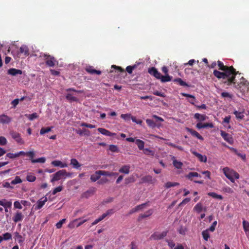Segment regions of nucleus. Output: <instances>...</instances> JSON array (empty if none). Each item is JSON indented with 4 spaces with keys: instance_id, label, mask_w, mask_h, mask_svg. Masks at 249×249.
I'll return each mask as SVG.
<instances>
[{
    "instance_id": "13",
    "label": "nucleus",
    "mask_w": 249,
    "mask_h": 249,
    "mask_svg": "<svg viewBox=\"0 0 249 249\" xmlns=\"http://www.w3.org/2000/svg\"><path fill=\"white\" fill-rule=\"evenodd\" d=\"M191 153L196 157L200 162L206 163L207 161V157L203 156L195 151L191 150Z\"/></svg>"
},
{
    "instance_id": "8",
    "label": "nucleus",
    "mask_w": 249,
    "mask_h": 249,
    "mask_svg": "<svg viewBox=\"0 0 249 249\" xmlns=\"http://www.w3.org/2000/svg\"><path fill=\"white\" fill-rule=\"evenodd\" d=\"M234 83H232L231 85H233L234 87L237 89L241 88V86L247 85L248 84V82L243 77L240 79V82H237L235 80V76L234 77Z\"/></svg>"
},
{
    "instance_id": "24",
    "label": "nucleus",
    "mask_w": 249,
    "mask_h": 249,
    "mask_svg": "<svg viewBox=\"0 0 249 249\" xmlns=\"http://www.w3.org/2000/svg\"><path fill=\"white\" fill-rule=\"evenodd\" d=\"M142 183H150L153 182V177L150 175L145 176L141 178Z\"/></svg>"
},
{
    "instance_id": "7",
    "label": "nucleus",
    "mask_w": 249,
    "mask_h": 249,
    "mask_svg": "<svg viewBox=\"0 0 249 249\" xmlns=\"http://www.w3.org/2000/svg\"><path fill=\"white\" fill-rule=\"evenodd\" d=\"M168 231H164L160 233L158 232H154L150 237L151 239L160 240L165 237L167 234Z\"/></svg>"
},
{
    "instance_id": "34",
    "label": "nucleus",
    "mask_w": 249,
    "mask_h": 249,
    "mask_svg": "<svg viewBox=\"0 0 249 249\" xmlns=\"http://www.w3.org/2000/svg\"><path fill=\"white\" fill-rule=\"evenodd\" d=\"M53 128V126L42 127L40 130V134L41 135H44V134L51 131Z\"/></svg>"
},
{
    "instance_id": "35",
    "label": "nucleus",
    "mask_w": 249,
    "mask_h": 249,
    "mask_svg": "<svg viewBox=\"0 0 249 249\" xmlns=\"http://www.w3.org/2000/svg\"><path fill=\"white\" fill-rule=\"evenodd\" d=\"M1 237L2 238V241L3 240H9L12 239V234L9 232H6L3 234Z\"/></svg>"
},
{
    "instance_id": "59",
    "label": "nucleus",
    "mask_w": 249,
    "mask_h": 249,
    "mask_svg": "<svg viewBox=\"0 0 249 249\" xmlns=\"http://www.w3.org/2000/svg\"><path fill=\"white\" fill-rule=\"evenodd\" d=\"M111 68H114V69L118 70V71L120 72H125L123 68H122L121 67H119V66L112 65L111 66Z\"/></svg>"
},
{
    "instance_id": "11",
    "label": "nucleus",
    "mask_w": 249,
    "mask_h": 249,
    "mask_svg": "<svg viewBox=\"0 0 249 249\" xmlns=\"http://www.w3.org/2000/svg\"><path fill=\"white\" fill-rule=\"evenodd\" d=\"M148 71L149 74H150L151 75L154 76L158 79H160L161 75V73L160 72H159V71L155 67H152L151 68H149L148 69Z\"/></svg>"
},
{
    "instance_id": "6",
    "label": "nucleus",
    "mask_w": 249,
    "mask_h": 249,
    "mask_svg": "<svg viewBox=\"0 0 249 249\" xmlns=\"http://www.w3.org/2000/svg\"><path fill=\"white\" fill-rule=\"evenodd\" d=\"M186 178L187 179L193 181L194 182L199 184H202L203 183V180H193V177H199L201 178V176L198 174L197 172H190L187 175L185 176Z\"/></svg>"
},
{
    "instance_id": "42",
    "label": "nucleus",
    "mask_w": 249,
    "mask_h": 249,
    "mask_svg": "<svg viewBox=\"0 0 249 249\" xmlns=\"http://www.w3.org/2000/svg\"><path fill=\"white\" fill-rule=\"evenodd\" d=\"M102 176H107V177H112L113 176V172L101 170L100 172H99Z\"/></svg>"
},
{
    "instance_id": "46",
    "label": "nucleus",
    "mask_w": 249,
    "mask_h": 249,
    "mask_svg": "<svg viewBox=\"0 0 249 249\" xmlns=\"http://www.w3.org/2000/svg\"><path fill=\"white\" fill-rule=\"evenodd\" d=\"M133 117L130 114H123L121 115V117L125 121H129Z\"/></svg>"
},
{
    "instance_id": "16",
    "label": "nucleus",
    "mask_w": 249,
    "mask_h": 249,
    "mask_svg": "<svg viewBox=\"0 0 249 249\" xmlns=\"http://www.w3.org/2000/svg\"><path fill=\"white\" fill-rule=\"evenodd\" d=\"M52 165L55 167H60L61 168H65L68 167V164L66 163H63L60 160H53L51 162Z\"/></svg>"
},
{
    "instance_id": "58",
    "label": "nucleus",
    "mask_w": 249,
    "mask_h": 249,
    "mask_svg": "<svg viewBox=\"0 0 249 249\" xmlns=\"http://www.w3.org/2000/svg\"><path fill=\"white\" fill-rule=\"evenodd\" d=\"M217 224V222L215 221H214L213 224H212V225L210 226V227L208 229L209 231H213L215 230V226Z\"/></svg>"
},
{
    "instance_id": "51",
    "label": "nucleus",
    "mask_w": 249,
    "mask_h": 249,
    "mask_svg": "<svg viewBox=\"0 0 249 249\" xmlns=\"http://www.w3.org/2000/svg\"><path fill=\"white\" fill-rule=\"evenodd\" d=\"M26 178L29 182H34L36 180V177L35 176L29 175L27 176Z\"/></svg>"
},
{
    "instance_id": "38",
    "label": "nucleus",
    "mask_w": 249,
    "mask_h": 249,
    "mask_svg": "<svg viewBox=\"0 0 249 249\" xmlns=\"http://www.w3.org/2000/svg\"><path fill=\"white\" fill-rule=\"evenodd\" d=\"M143 153L146 155H149L153 157L155 155V152L154 151L148 148H145L144 149H143Z\"/></svg>"
},
{
    "instance_id": "44",
    "label": "nucleus",
    "mask_w": 249,
    "mask_h": 249,
    "mask_svg": "<svg viewBox=\"0 0 249 249\" xmlns=\"http://www.w3.org/2000/svg\"><path fill=\"white\" fill-rule=\"evenodd\" d=\"M136 65H134L133 66H128L126 68V71L129 74H131L132 73L133 70L136 68Z\"/></svg>"
},
{
    "instance_id": "10",
    "label": "nucleus",
    "mask_w": 249,
    "mask_h": 249,
    "mask_svg": "<svg viewBox=\"0 0 249 249\" xmlns=\"http://www.w3.org/2000/svg\"><path fill=\"white\" fill-rule=\"evenodd\" d=\"M220 134L224 140L228 143L230 144H232L233 143V139L230 134L222 130L220 131Z\"/></svg>"
},
{
    "instance_id": "27",
    "label": "nucleus",
    "mask_w": 249,
    "mask_h": 249,
    "mask_svg": "<svg viewBox=\"0 0 249 249\" xmlns=\"http://www.w3.org/2000/svg\"><path fill=\"white\" fill-rule=\"evenodd\" d=\"M173 82L174 83H178V84H179L181 86H183V87H189V86L188 85V84L187 83H186L185 82L183 81L180 78H177L174 79L173 80Z\"/></svg>"
},
{
    "instance_id": "37",
    "label": "nucleus",
    "mask_w": 249,
    "mask_h": 249,
    "mask_svg": "<svg viewBox=\"0 0 249 249\" xmlns=\"http://www.w3.org/2000/svg\"><path fill=\"white\" fill-rule=\"evenodd\" d=\"M25 116L31 121H32L38 117V115L36 113H34L32 114H26Z\"/></svg>"
},
{
    "instance_id": "21",
    "label": "nucleus",
    "mask_w": 249,
    "mask_h": 249,
    "mask_svg": "<svg viewBox=\"0 0 249 249\" xmlns=\"http://www.w3.org/2000/svg\"><path fill=\"white\" fill-rule=\"evenodd\" d=\"M70 164L72 166L73 168L75 169H79L81 166V164L78 161V160L74 158L71 160Z\"/></svg>"
},
{
    "instance_id": "57",
    "label": "nucleus",
    "mask_w": 249,
    "mask_h": 249,
    "mask_svg": "<svg viewBox=\"0 0 249 249\" xmlns=\"http://www.w3.org/2000/svg\"><path fill=\"white\" fill-rule=\"evenodd\" d=\"M131 120L133 122L136 123L137 124L141 125L142 123V120H137L134 116L131 117Z\"/></svg>"
},
{
    "instance_id": "40",
    "label": "nucleus",
    "mask_w": 249,
    "mask_h": 249,
    "mask_svg": "<svg viewBox=\"0 0 249 249\" xmlns=\"http://www.w3.org/2000/svg\"><path fill=\"white\" fill-rule=\"evenodd\" d=\"M233 114L235 115L237 119H243L244 117V115L243 112H239L237 110H235L233 112Z\"/></svg>"
},
{
    "instance_id": "25",
    "label": "nucleus",
    "mask_w": 249,
    "mask_h": 249,
    "mask_svg": "<svg viewBox=\"0 0 249 249\" xmlns=\"http://www.w3.org/2000/svg\"><path fill=\"white\" fill-rule=\"evenodd\" d=\"M23 216L21 213L18 212L16 213L15 215L13 217V221L17 223L18 221H20L22 220Z\"/></svg>"
},
{
    "instance_id": "56",
    "label": "nucleus",
    "mask_w": 249,
    "mask_h": 249,
    "mask_svg": "<svg viewBox=\"0 0 249 249\" xmlns=\"http://www.w3.org/2000/svg\"><path fill=\"white\" fill-rule=\"evenodd\" d=\"M26 155L29 157L31 160H32V159H34L33 158L34 157L35 154L34 151H31L27 152V154Z\"/></svg>"
},
{
    "instance_id": "23",
    "label": "nucleus",
    "mask_w": 249,
    "mask_h": 249,
    "mask_svg": "<svg viewBox=\"0 0 249 249\" xmlns=\"http://www.w3.org/2000/svg\"><path fill=\"white\" fill-rule=\"evenodd\" d=\"M153 210L152 209L149 210L143 214L140 215L138 218V221H141L142 218L147 217L151 215L153 213Z\"/></svg>"
},
{
    "instance_id": "43",
    "label": "nucleus",
    "mask_w": 249,
    "mask_h": 249,
    "mask_svg": "<svg viewBox=\"0 0 249 249\" xmlns=\"http://www.w3.org/2000/svg\"><path fill=\"white\" fill-rule=\"evenodd\" d=\"M21 182L22 180L18 176H16L15 179L12 180L11 184L15 185L18 183H20Z\"/></svg>"
},
{
    "instance_id": "31",
    "label": "nucleus",
    "mask_w": 249,
    "mask_h": 249,
    "mask_svg": "<svg viewBox=\"0 0 249 249\" xmlns=\"http://www.w3.org/2000/svg\"><path fill=\"white\" fill-rule=\"evenodd\" d=\"M80 220H81L80 218L76 219L74 220L72 222V224L73 225V226H75L76 227H78L80 226H81L82 224L84 223L85 222L87 221V220L85 219V220H81L80 222H78V221Z\"/></svg>"
},
{
    "instance_id": "14",
    "label": "nucleus",
    "mask_w": 249,
    "mask_h": 249,
    "mask_svg": "<svg viewBox=\"0 0 249 249\" xmlns=\"http://www.w3.org/2000/svg\"><path fill=\"white\" fill-rule=\"evenodd\" d=\"M186 130L187 132H189L192 136L196 137L198 139L203 140V138L197 132L193 129L186 127Z\"/></svg>"
},
{
    "instance_id": "1",
    "label": "nucleus",
    "mask_w": 249,
    "mask_h": 249,
    "mask_svg": "<svg viewBox=\"0 0 249 249\" xmlns=\"http://www.w3.org/2000/svg\"><path fill=\"white\" fill-rule=\"evenodd\" d=\"M217 65L219 70L223 71L215 70L213 72V75L219 79H222L223 83L227 85H231L232 83H234V77L239 72L237 71L233 66H225L223 63L219 60L217 61Z\"/></svg>"
},
{
    "instance_id": "54",
    "label": "nucleus",
    "mask_w": 249,
    "mask_h": 249,
    "mask_svg": "<svg viewBox=\"0 0 249 249\" xmlns=\"http://www.w3.org/2000/svg\"><path fill=\"white\" fill-rule=\"evenodd\" d=\"M7 143L6 139L3 136L0 137V145H4Z\"/></svg>"
},
{
    "instance_id": "61",
    "label": "nucleus",
    "mask_w": 249,
    "mask_h": 249,
    "mask_svg": "<svg viewBox=\"0 0 249 249\" xmlns=\"http://www.w3.org/2000/svg\"><path fill=\"white\" fill-rule=\"evenodd\" d=\"M202 206L201 205V203H198L195 207V209L197 211L198 213H200L202 211Z\"/></svg>"
},
{
    "instance_id": "26",
    "label": "nucleus",
    "mask_w": 249,
    "mask_h": 249,
    "mask_svg": "<svg viewBox=\"0 0 249 249\" xmlns=\"http://www.w3.org/2000/svg\"><path fill=\"white\" fill-rule=\"evenodd\" d=\"M45 203H38L37 204H35L33 206L30 214H33L34 212L40 209H41Z\"/></svg>"
},
{
    "instance_id": "55",
    "label": "nucleus",
    "mask_w": 249,
    "mask_h": 249,
    "mask_svg": "<svg viewBox=\"0 0 249 249\" xmlns=\"http://www.w3.org/2000/svg\"><path fill=\"white\" fill-rule=\"evenodd\" d=\"M66 221V219H63L61 220H60L58 223L56 224V227L57 229H60L62 227V226L63 224Z\"/></svg>"
},
{
    "instance_id": "20",
    "label": "nucleus",
    "mask_w": 249,
    "mask_h": 249,
    "mask_svg": "<svg viewBox=\"0 0 249 249\" xmlns=\"http://www.w3.org/2000/svg\"><path fill=\"white\" fill-rule=\"evenodd\" d=\"M146 123L147 124V125L152 128H155L156 127H160L161 126L160 124H156L154 121L152 120L147 119L146 120Z\"/></svg>"
},
{
    "instance_id": "4",
    "label": "nucleus",
    "mask_w": 249,
    "mask_h": 249,
    "mask_svg": "<svg viewBox=\"0 0 249 249\" xmlns=\"http://www.w3.org/2000/svg\"><path fill=\"white\" fill-rule=\"evenodd\" d=\"M10 135L17 143L20 144H23L24 143V142L19 133L15 131H11L10 132Z\"/></svg>"
},
{
    "instance_id": "12",
    "label": "nucleus",
    "mask_w": 249,
    "mask_h": 249,
    "mask_svg": "<svg viewBox=\"0 0 249 249\" xmlns=\"http://www.w3.org/2000/svg\"><path fill=\"white\" fill-rule=\"evenodd\" d=\"M12 121V118L5 114L0 115V123L2 124H8Z\"/></svg>"
},
{
    "instance_id": "28",
    "label": "nucleus",
    "mask_w": 249,
    "mask_h": 249,
    "mask_svg": "<svg viewBox=\"0 0 249 249\" xmlns=\"http://www.w3.org/2000/svg\"><path fill=\"white\" fill-rule=\"evenodd\" d=\"M19 51L20 53H23L26 56L29 54V49L25 45L21 46L20 48Z\"/></svg>"
},
{
    "instance_id": "33",
    "label": "nucleus",
    "mask_w": 249,
    "mask_h": 249,
    "mask_svg": "<svg viewBox=\"0 0 249 249\" xmlns=\"http://www.w3.org/2000/svg\"><path fill=\"white\" fill-rule=\"evenodd\" d=\"M179 185V184L178 182H173L169 181V182H166L164 184V187L166 189H168L170 187L178 186Z\"/></svg>"
},
{
    "instance_id": "18",
    "label": "nucleus",
    "mask_w": 249,
    "mask_h": 249,
    "mask_svg": "<svg viewBox=\"0 0 249 249\" xmlns=\"http://www.w3.org/2000/svg\"><path fill=\"white\" fill-rule=\"evenodd\" d=\"M100 171L101 170L96 171L94 174L91 175L90 179L92 182H95L100 179L102 176V174L99 173Z\"/></svg>"
},
{
    "instance_id": "5",
    "label": "nucleus",
    "mask_w": 249,
    "mask_h": 249,
    "mask_svg": "<svg viewBox=\"0 0 249 249\" xmlns=\"http://www.w3.org/2000/svg\"><path fill=\"white\" fill-rule=\"evenodd\" d=\"M65 174H66V171L65 170H61L58 171L53 175V177L51 179V181L52 182H53L55 181L60 180L62 177L65 176Z\"/></svg>"
},
{
    "instance_id": "64",
    "label": "nucleus",
    "mask_w": 249,
    "mask_h": 249,
    "mask_svg": "<svg viewBox=\"0 0 249 249\" xmlns=\"http://www.w3.org/2000/svg\"><path fill=\"white\" fill-rule=\"evenodd\" d=\"M108 181V179L107 178H102L100 179L98 181V183L99 184H103Z\"/></svg>"
},
{
    "instance_id": "62",
    "label": "nucleus",
    "mask_w": 249,
    "mask_h": 249,
    "mask_svg": "<svg viewBox=\"0 0 249 249\" xmlns=\"http://www.w3.org/2000/svg\"><path fill=\"white\" fill-rule=\"evenodd\" d=\"M117 211L115 209H111L108 210L105 213L107 214V215H110L114 213Z\"/></svg>"
},
{
    "instance_id": "48",
    "label": "nucleus",
    "mask_w": 249,
    "mask_h": 249,
    "mask_svg": "<svg viewBox=\"0 0 249 249\" xmlns=\"http://www.w3.org/2000/svg\"><path fill=\"white\" fill-rule=\"evenodd\" d=\"M66 98L68 100L71 101H76L77 100L76 97L73 96L72 94L70 93L67 94L66 95Z\"/></svg>"
},
{
    "instance_id": "30",
    "label": "nucleus",
    "mask_w": 249,
    "mask_h": 249,
    "mask_svg": "<svg viewBox=\"0 0 249 249\" xmlns=\"http://www.w3.org/2000/svg\"><path fill=\"white\" fill-rule=\"evenodd\" d=\"M136 144L137 145L139 150H142L144 149V142L142 140L140 139H137L135 141Z\"/></svg>"
},
{
    "instance_id": "36",
    "label": "nucleus",
    "mask_w": 249,
    "mask_h": 249,
    "mask_svg": "<svg viewBox=\"0 0 249 249\" xmlns=\"http://www.w3.org/2000/svg\"><path fill=\"white\" fill-rule=\"evenodd\" d=\"M208 195L212 197L213 198H215L216 199L221 200L222 199V196L218 195L214 192L209 193Z\"/></svg>"
},
{
    "instance_id": "47",
    "label": "nucleus",
    "mask_w": 249,
    "mask_h": 249,
    "mask_svg": "<svg viewBox=\"0 0 249 249\" xmlns=\"http://www.w3.org/2000/svg\"><path fill=\"white\" fill-rule=\"evenodd\" d=\"M243 226L244 230L245 231H249V222H248L246 220H244L243 221Z\"/></svg>"
},
{
    "instance_id": "32",
    "label": "nucleus",
    "mask_w": 249,
    "mask_h": 249,
    "mask_svg": "<svg viewBox=\"0 0 249 249\" xmlns=\"http://www.w3.org/2000/svg\"><path fill=\"white\" fill-rule=\"evenodd\" d=\"M172 78V76H170L168 74H167L165 76L161 75V76H160V80L161 82L164 83V82L170 81L171 80Z\"/></svg>"
},
{
    "instance_id": "22",
    "label": "nucleus",
    "mask_w": 249,
    "mask_h": 249,
    "mask_svg": "<svg viewBox=\"0 0 249 249\" xmlns=\"http://www.w3.org/2000/svg\"><path fill=\"white\" fill-rule=\"evenodd\" d=\"M130 166L129 165H124L119 169V172L125 174H128L130 172Z\"/></svg>"
},
{
    "instance_id": "52",
    "label": "nucleus",
    "mask_w": 249,
    "mask_h": 249,
    "mask_svg": "<svg viewBox=\"0 0 249 249\" xmlns=\"http://www.w3.org/2000/svg\"><path fill=\"white\" fill-rule=\"evenodd\" d=\"M81 126H85L89 128H94L96 127V126L91 124H87L86 123H82L81 124Z\"/></svg>"
},
{
    "instance_id": "17",
    "label": "nucleus",
    "mask_w": 249,
    "mask_h": 249,
    "mask_svg": "<svg viewBox=\"0 0 249 249\" xmlns=\"http://www.w3.org/2000/svg\"><path fill=\"white\" fill-rule=\"evenodd\" d=\"M8 74L13 76H16L17 74H21L22 71L20 70L16 69L15 68H11L8 70Z\"/></svg>"
},
{
    "instance_id": "41",
    "label": "nucleus",
    "mask_w": 249,
    "mask_h": 249,
    "mask_svg": "<svg viewBox=\"0 0 249 249\" xmlns=\"http://www.w3.org/2000/svg\"><path fill=\"white\" fill-rule=\"evenodd\" d=\"M174 166L177 169H181L182 166V163L180 161L174 160L173 162Z\"/></svg>"
},
{
    "instance_id": "63",
    "label": "nucleus",
    "mask_w": 249,
    "mask_h": 249,
    "mask_svg": "<svg viewBox=\"0 0 249 249\" xmlns=\"http://www.w3.org/2000/svg\"><path fill=\"white\" fill-rule=\"evenodd\" d=\"M153 94L154 95H157V96H160V97H164L165 96V94L164 93H162V92H160L159 91H155L153 92Z\"/></svg>"
},
{
    "instance_id": "53",
    "label": "nucleus",
    "mask_w": 249,
    "mask_h": 249,
    "mask_svg": "<svg viewBox=\"0 0 249 249\" xmlns=\"http://www.w3.org/2000/svg\"><path fill=\"white\" fill-rule=\"evenodd\" d=\"M221 96L223 98H232V95L227 92H223L221 94Z\"/></svg>"
},
{
    "instance_id": "2",
    "label": "nucleus",
    "mask_w": 249,
    "mask_h": 249,
    "mask_svg": "<svg viewBox=\"0 0 249 249\" xmlns=\"http://www.w3.org/2000/svg\"><path fill=\"white\" fill-rule=\"evenodd\" d=\"M223 172L225 176L231 182H234V178L238 179L239 178V174L232 169H230L229 167H226L223 169Z\"/></svg>"
},
{
    "instance_id": "19",
    "label": "nucleus",
    "mask_w": 249,
    "mask_h": 249,
    "mask_svg": "<svg viewBox=\"0 0 249 249\" xmlns=\"http://www.w3.org/2000/svg\"><path fill=\"white\" fill-rule=\"evenodd\" d=\"M97 130L100 133L105 136H112L115 134L114 133H112L108 130L103 128H98Z\"/></svg>"
},
{
    "instance_id": "50",
    "label": "nucleus",
    "mask_w": 249,
    "mask_h": 249,
    "mask_svg": "<svg viewBox=\"0 0 249 249\" xmlns=\"http://www.w3.org/2000/svg\"><path fill=\"white\" fill-rule=\"evenodd\" d=\"M6 157L8 158L9 159H14L18 157L17 154L12 153H8L6 155Z\"/></svg>"
},
{
    "instance_id": "45",
    "label": "nucleus",
    "mask_w": 249,
    "mask_h": 249,
    "mask_svg": "<svg viewBox=\"0 0 249 249\" xmlns=\"http://www.w3.org/2000/svg\"><path fill=\"white\" fill-rule=\"evenodd\" d=\"M208 231L209 230H207L203 231L202 232L203 237L204 239L206 241H207L210 237V235L209 234Z\"/></svg>"
},
{
    "instance_id": "29",
    "label": "nucleus",
    "mask_w": 249,
    "mask_h": 249,
    "mask_svg": "<svg viewBox=\"0 0 249 249\" xmlns=\"http://www.w3.org/2000/svg\"><path fill=\"white\" fill-rule=\"evenodd\" d=\"M194 118L199 121H204L206 120L207 117L205 115L196 113L194 115Z\"/></svg>"
},
{
    "instance_id": "39",
    "label": "nucleus",
    "mask_w": 249,
    "mask_h": 249,
    "mask_svg": "<svg viewBox=\"0 0 249 249\" xmlns=\"http://www.w3.org/2000/svg\"><path fill=\"white\" fill-rule=\"evenodd\" d=\"M45 161H46L45 158L41 157V158H39L37 159H32V162L33 163H37V162L43 163H44L45 162Z\"/></svg>"
},
{
    "instance_id": "3",
    "label": "nucleus",
    "mask_w": 249,
    "mask_h": 249,
    "mask_svg": "<svg viewBox=\"0 0 249 249\" xmlns=\"http://www.w3.org/2000/svg\"><path fill=\"white\" fill-rule=\"evenodd\" d=\"M40 56L44 58L46 64L48 66L53 67L55 66L56 61L53 56L46 53H43Z\"/></svg>"
},
{
    "instance_id": "60",
    "label": "nucleus",
    "mask_w": 249,
    "mask_h": 249,
    "mask_svg": "<svg viewBox=\"0 0 249 249\" xmlns=\"http://www.w3.org/2000/svg\"><path fill=\"white\" fill-rule=\"evenodd\" d=\"M62 187L61 186H58L54 189L53 192V195L56 194L58 192H59L62 190Z\"/></svg>"
},
{
    "instance_id": "49",
    "label": "nucleus",
    "mask_w": 249,
    "mask_h": 249,
    "mask_svg": "<svg viewBox=\"0 0 249 249\" xmlns=\"http://www.w3.org/2000/svg\"><path fill=\"white\" fill-rule=\"evenodd\" d=\"M109 149L111 152H119L118 148L117 146L115 145H113V144L110 145L109 147Z\"/></svg>"
},
{
    "instance_id": "9",
    "label": "nucleus",
    "mask_w": 249,
    "mask_h": 249,
    "mask_svg": "<svg viewBox=\"0 0 249 249\" xmlns=\"http://www.w3.org/2000/svg\"><path fill=\"white\" fill-rule=\"evenodd\" d=\"M147 203H142L141 205H139L135 208L130 210L127 215H129L135 212H137L141 210L145 209L147 206Z\"/></svg>"
},
{
    "instance_id": "15",
    "label": "nucleus",
    "mask_w": 249,
    "mask_h": 249,
    "mask_svg": "<svg viewBox=\"0 0 249 249\" xmlns=\"http://www.w3.org/2000/svg\"><path fill=\"white\" fill-rule=\"evenodd\" d=\"M85 70L86 71L91 74H96L98 75H100L102 73L101 71L94 69L93 67L92 66L87 67L85 69Z\"/></svg>"
}]
</instances>
